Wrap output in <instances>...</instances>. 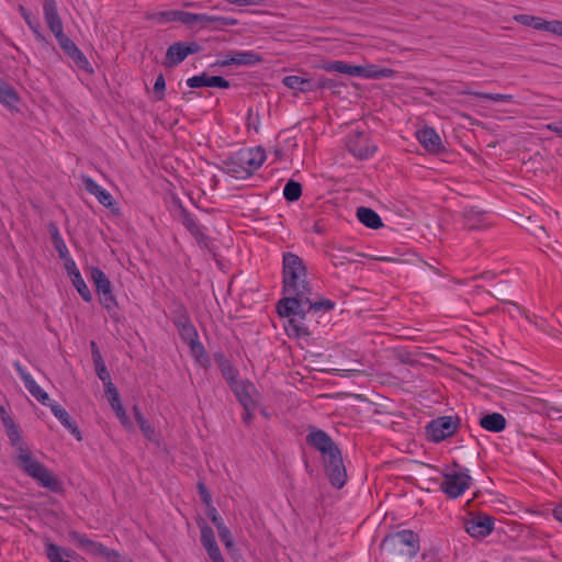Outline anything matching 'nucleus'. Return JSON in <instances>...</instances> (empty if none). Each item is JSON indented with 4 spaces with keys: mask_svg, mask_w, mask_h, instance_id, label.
I'll return each instance as SVG.
<instances>
[{
    "mask_svg": "<svg viewBox=\"0 0 562 562\" xmlns=\"http://www.w3.org/2000/svg\"><path fill=\"white\" fill-rule=\"evenodd\" d=\"M26 390L43 405H49L48 394L36 383L34 378L18 362L14 364Z\"/></svg>",
    "mask_w": 562,
    "mask_h": 562,
    "instance_id": "a211bd4d",
    "label": "nucleus"
},
{
    "mask_svg": "<svg viewBox=\"0 0 562 562\" xmlns=\"http://www.w3.org/2000/svg\"><path fill=\"white\" fill-rule=\"evenodd\" d=\"M306 269L303 261L293 254L283 257V291L286 296L305 297Z\"/></svg>",
    "mask_w": 562,
    "mask_h": 562,
    "instance_id": "7ed1b4c3",
    "label": "nucleus"
},
{
    "mask_svg": "<svg viewBox=\"0 0 562 562\" xmlns=\"http://www.w3.org/2000/svg\"><path fill=\"white\" fill-rule=\"evenodd\" d=\"M199 50V45L194 42L183 43L178 42L169 46L166 53V63L169 66H176L183 61L187 56L194 54Z\"/></svg>",
    "mask_w": 562,
    "mask_h": 562,
    "instance_id": "4468645a",
    "label": "nucleus"
},
{
    "mask_svg": "<svg viewBox=\"0 0 562 562\" xmlns=\"http://www.w3.org/2000/svg\"><path fill=\"white\" fill-rule=\"evenodd\" d=\"M16 465L29 476L33 477L43 487L52 491L59 488L58 480L42 464L30 450L21 448L16 458Z\"/></svg>",
    "mask_w": 562,
    "mask_h": 562,
    "instance_id": "20e7f679",
    "label": "nucleus"
},
{
    "mask_svg": "<svg viewBox=\"0 0 562 562\" xmlns=\"http://www.w3.org/2000/svg\"><path fill=\"white\" fill-rule=\"evenodd\" d=\"M283 85L296 92H307L313 89L312 81L308 78L291 75L286 76L282 80Z\"/></svg>",
    "mask_w": 562,
    "mask_h": 562,
    "instance_id": "cd10ccee",
    "label": "nucleus"
},
{
    "mask_svg": "<svg viewBox=\"0 0 562 562\" xmlns=\"http://www.w3.org/2000/svg\"><path fill=\"white\" fill-rule=\"evenodd\" d=\"M166 19L169 21H180L182 23L193 25V24H201L203 26L209 25L214 22L224 21V19L221 18H213L205 14H194L190 12L184 11H170L165 14Z\"/></svg>",
    "mask_w": 562,
    "mask_h": 562,
    "instance_id": "f3484780",
    "label": "nucleus"
},
{
    "mask_svg": "<svg viewBox=\"0 0 562 562\" xmlns=\"http://www.w3.org/2000/svg\"><path fill=\"white\" fill-rule=\"evenodd\" d=\"M64 267H65V270L70 279H72L75 276L80 274V271H79L76 262L70 257L64 259Z\"/></svg>",
    "mask_w": 562,
    "mask_h": 562,
    "instance_id": "a18cd8bd",
    "label": "nucleus"
},
{
    "mask_svg": "<svg viewBox=\"0 0 562 562\" xmlns=\"http://www.w3.org/2000/svg\"><path fill=\"white\" fill-rule=\"evenodd\" d=\"M542 31L549 32L557 36L562 37V21L553 20V21H544V25Z\"/></svg>",
    "mask_w": 562,
    "mask_h": 562,
    "instance_id": "37998d69",
    "label": "nucleus"
},
{
    "mask_svg": "<svg viewBox=\"0 0 562 562\" xmlns=\"http://www.w3.org/2000/svg\"><path fill=\"white\" fill-rule=\"evenodd\" d=\"M463 527L472 538L483 539L494 529V519L483 513H471L463 519Z\"/></svg>",
    "mask_w": 562,
    "mask_h": 562,
    "instance_id": "0eeeda50",
    "label": "nucleus"
},
{
    "mask_svg": "<svg viewBox=\"0 0 562 562\" xmlns=\"http://www.w3.org/2000/svg\"><path fill=\"white\" fill-rule=\"evenodd\" d=\"M8 435H9V437H10V439H11L12 441H15V440H18V439H19L18 430H16V428H15L13 425H11V426L8 428Z\"/></svg>",
    "mask_w": 562,
    "mask_h": 562,
    "instance_id": "864d4df0",
    "label": "nucleus"
},
{
    "mask_svg": "<svg viewBox=\"0 0 562 562\" xmlns=\"http://www.w3.org/2000/svg\"><path fill=\"white\" fill-rule=\"evenodd\" d=\"M472 484V477L468 469L453 465L445 470L442 474L441 490L451 498L460 497Z\"/></svg>",
    "mask_w": 562,
    "mask_h": 562,
    "instance_id": "423d86ee",
    "label": "nucleus"
},
{
    "mask_svg": "<svg viewBox=\"0 0 562 562\" xmlns=\"http://www.w3.org/2000/svg\"><path fill=\"white\" fill-rule=\"evenodd\" d=\"M472 213L474 214L473 211H470L467 213V218H468V224L470 227L474 228V227H477L479 226V221L477 222H471L470 220V216L472 215Z\"/></svg>",
    "mask_w": 562,
    "mask_h": 562,
    "instance_id": "6e6d98bb",
    "label": "nucleus"
},
{
    "mask_svg": "<svg viewBox=\"0 0 562 562\" xmlns=\"http://www.w3.org/2000/svg\"><path fill=\"white\" fill-rule=\"evenodd\" d=\"M394 72L392 69L379 67L373 64H364V65H350V74L352 77H360L363 79H380V78H391Z\"/></svg>",
    "mask_w": 562,
    "mask_h": 562,
    "instance_id": "2eb2a0df",
    "label": "nucleus"
},
{
    "mask_svg": "<svg viewBox=\"0 0 562 562\" xmlns=\"http://www.w3.org/2000/svg\"><path fill=\"white\" fill-rule=\"evenodd\" d=\"M20 95L18 91L8 82L0 79V104L13 111L18 110Z\"/></svg>",
    "mask_w": 562,
    "mask_h": 562,
    "instance_id": "b1692460",
    "label": "nucleus"
},
{
    "mask_svg": "<svg viewBox=\"0 0 562 562\" xmlns=\"http://www.w3.org/2000/svg\"><path fill=\"white\" fill-rule=\"evenodd\" d=\"M266 160L260 147L245 148L224 161L225 171L235 179H246L258 170Z\"/></svg>",
    "mask_w": 562,
    "mask_h": 562,
    "instance_id": "f03ea898",
    "label": "nucleus"
},
{
    "mask_svg": "<svg viewBox=\"0 0 562 562\" xmlns=\"http://www.w3.org/2000/svg\"><path fill=\"white\" fill-rule=\"evenodd\" d=\"M55 415V417L68 429L72 435L77 437L78 440L81 439L80 431L78 430V427L76 424L71 420L69 414L65 408H63L58 404H49L48 405Z\"/></svg>",
    "mask_w": 562,
    "mask_h": 562,
    "instance_id": "a878e982",
    "label": "nucleus"
},
{
    "mask_svg": "<svg viewBox=\"0 0 562 562\" xmlns=\"http://www.w3.org/2000/svg\"><path fill=\"white\" fill-rule=\"evenodd\" d=\"M358 220L369 228L376 229L383 225L379 214L368 207H359L357 211Z\"/></svg>",
    "mask_w": 562,
    "mask_h": 562,
    "instance_id": "c85d7f7f",
    "label": "nucleus"
},
{
    "mask_svg": "<svg viewBox=\"0 0 562 562\" xmlns=\"http://www.w3.org/2000/svg\"><path fill=\"white\" fill-rule=\"evenodd\" d=\"M94 367L98 378L102 381L103 385L111 381L110 373L100 355L94 357Z\"/></svg>",
    "mask_w": 562,
    "mask_h": 562,
    "instance_id": "e433bc0d",
    "label": "nucleus"
},
{
    "mask_svg": "<svg viewBox=\"0 0 562 562\" xmlns=\"http://www.w3.org/2000/svg\"><path fill=\"white\" fill-rule=\"evenodd\" d=\"M333 307L334 304L328 300L313 303L306 296H285L278 304V313L281 317L286 318L284 329L289 337L305 338L311 335L306 323L307 318L319 310L329 311Z\"/></svg>",
    "mask_w": 562,
    "mask_h": 562,
    "instance_id": "f257e3e1",
    "label": "nucleus"
},
{
    "mask_svg": "<svg viewBox=\"0 0 562 562\" xmlns=\"http://www.w3.org/2000/svg\"><path fill=\"white\" fill-rule=\"evenodd\" d=\"M553 517L562 524V502L552 508Z\"/></svg>",
    "mask_w": 562,
    "mask_h": 562,
    "instance_id": "603ef678",
    "label": "nucleus"
},
{
    "mask_svg": "<svg viewBox=\"0 0 562 562\" xmlns=\"http://www.w3.org/2000/svg\"><path fill=\"white\" fill-rule=\"evenodd\" d=\"M44 16L45 19L49 16H55L58 14L57 12V5L55 0H44L43 5Z\"/></svg>",
    "mask_w": 562,
    "mask_h": 562,
    "instance_id": "49530a36",
    "label": "nucleus"
},
{
    "mask_svg": "<svg viewBox=\"0 0 562 562\" xmlns=\"http://www.w3.org/2000/svg\"><path fill=\"white\" fill-rule=\"evenodd\" d=\"M56 40L61 49L81 68H88L89 61L83 56L77 45L64 33L56 36Z\"/></svg>",
    "mask_w": 562,
    "mask_h": 562,
    "instance_id": "aec40b11",
    "label": "nucleus"
},
{
    "mask_svg": "<svg viewBox=\"0 0 562 562\" xmlns=\"http://www.w3.org/2000/svg\"><path fill=\"white\" fill-rule=\"evenodd\" d=\"M205 515L213 522L217 530L218 537L228 552L234 550V537L229 528L226 526L223 517L218 514L217 509L209 504L205 508Z\"/></svg>",
    "mask_w": 562,
    "mask_h": 562,
    "instance_id": "1a4fd4ad",
    "label": "nucleus"
},
{
    "mask_svg": "<svg viewBox=\"0 0 562 562\" xmlns=\"http://www.w3.org/2000/svg\"><path fill=\"white\" fill-rule=\"evenodd\" d=\"M483 98H486V99H491L495 102H501V101H507V100H510V95H504V94H484Z\"/></svg>",
    "mask_w": 562,
    "mask_h": 562,
    "instance_id": "3c124183",
    "label": "nucleus"
},
{
    "mask_svg": "<svg viewBox=\"0 0 562 562\" xmlns=\"http://www.w3.org/2000/svg\"><path fill=\"white\" fill-rule=\"evenodd\" d=\"M109 403H110L111 408L114 411L116 418L120 420L121 425L125 429L132 430L133 424H132V420L128 417L125 408L123 407L121 397L115 401L109 402Z\"/></svg>",
    "mask_w": 562,
    "mask_h": 562,
    "instance_id": "2f4dec72",
    "label": "nucleus"
},
{
    "mask_svg": "<svg viewBox=\"0 0 562 562\" xmlns=\"http://www.w3.org/2000/svg\"><path fill=\"white\" fill-rule=\"evenodd\" d=\"M100 303L108 312H113L117 307L113 291H110L109 294H100Z\"/></svg>",
    "mask_w": 562,
    "mask_h": 562,
    "instance_id": "a19ab883",
    "label": "nucleus"
},
{
    "mask_svg": "<svg viewBox=\"0 0 562 562\" xmlns=\"http://www.w3.org/2000/svg\"><path fill=\"white\" fill-rule=\"evenodd\" d=\"M383 550L389 559L402 557L407 560L416 554L418 540L413 531L402 530L385 538Z\"/></svg>",
    "mask_w": 562,
    "mask_h": 562,
    "instance_id": "39448f33",
    "label": "nucleus"
},
{
    "mask_svg": "<svg viewBox=\"0 0 562 562\" xmlns=\"http://www.w3.org/2000/svg\"><path fill=\"white\" fill-rule=\"evenodd\" d=\"M262 58L257 53L252 50H239L224 55L216 61V64L221 67H226L231 65L254 66L260 64Z\"/></svg>",
    "mask_w": 562,
    "mask_h": 562,
    "instance_id": "9b49d317",
    "label": "nucleus"
},
{
    "mask_svg": "<svg viewBox=\"0 0 562 562\" xmlns=\"http://www.w3.org/2000/svg\"><path fill=\"white\" fill-rule=\"evenodd\" d=\"M189 347L192 357L199 362L200 366L207 367L210 364V359L199 339L190 344Z\"/></svg>",
    "mask_w": 562,
    "mask_h": 562,
    "instance_id": "473e14b6",
    "label": "nucleus"
},
{
    "mask_svg": "<svg viewBox=\"0 0 562 562\" xmlns=\"http://www.w3.org/2000/svg\"><path fill=\"white\" fill-rule=\"evenodd\" d=\"M104 393L109 402L115 401L120 398V393L116 389V386L113 384V382H109L108 384L103 385Z\"/></svg>",
    "mask_w": 562,
    "mask_h": 562,
    "instance_id": "de8ad7c7",
    "label": "nucleus"
},
{
    "mask_svg": "<svg viewBox=\"0 0 562 562\" xmlns=\"http://www.w3.org/2000/svg\"><path fill=\"white\" fill-rule=\"evenodd\" d=\"M199 527L201 530V542L210 560L212 562H225L216 542L213 529L204 522H200Z\"/></svg>",
    "mask_w": 562,
    "mask_h": 562,
    "instance_id": "ddd939ff",
    "label": "nucleus"
},
{
    "mask_svg": "<svg viewBox=\"0 0 562 562\" xmlns=\"http://www.w3.org/2000/svg\"><path fill=\"white\" fill-rule=\"evenodd\" d=\"M347 145L349 150L361 159L371 157L376 150V146L362 133L351 134Z\"/></svg>",
    "mask_w": 562,
    "mask_h": 562,
    "instance_id": "f8f14e48",
    "label": "nucleus"
},
{
    "mask_svg": "<svg viewBox=\"0 0 562 562\" xmlns=\"http://www.w3.org/2000/svg\"><path fill=\"white\" fill-rule=\"evenodd\" d=\"M416 138L419 144L427 150L428 153H439L443 149V144L438 135V133L428 126L420 127L416 131Z\"/></svg>",
    "mask_w": 562,
    "mask_h": 562,
    "instance_id": "dca6fc26",
    "label": "nucleus"
},
{
    "mask_svg": "<svg viewBox=\"0 0 562 562\" xmlns=\"http://www.w3.org/2000/svg\"><path fill=\"white\" fill-rule=\"evenodd\" d=\"M82 183L85 189L92 195H94L98 201L105 207H111L114 204V200L112 194L98 184L94 180L88 177L82 178Z\"/></svg>",
    "mask_w": 562,
    "mask_h": 562,
    "instance_id": "4be33fe9",
    "label": "nucleus"
},
{
    "mask_svg": "<svg viewBox=\"0 0 562 562\" xmlns=\"http://www.w3.org/2000/svg\"><path fill=\"white\" fill-rule=\"evenodd\" d=\"M514 19L516 22H518L522 25L530 26L532 29L540 30V31H542L544 21H546L544 19H542L540 16H533V15H529V14L515 15Z\"/></svg>",
    "mask_w": 562,
    "mask_h": 562,
    "instance_id": "72a5a7b5",
    "label": "nucleus"
},
{
    "mask_svg": "<svg viewBox=\"0 0 562 562\" xmlns=\"http://www.w3.org/2000/svg\"><path fill=\"white\" fill-rule=\"evenodd\" d=\"M308 442L322 452L323 458L338 451L330 438L322 430H314L307 437Z\"/></svg>",
    "mask_w": 562,
    "mask_h": 562,
    "instance_id": "412c9836",
    "label": "nucleus"
},
{
    "mask_svg": "<svg viewBox=\"0 0 562 562\" xmlns=\"http://www.w3.org/2000/svg\"><path fill=\"white\" fill-rule=\"evenodd\" d=\"M187 86L189 88L211 87L227 89L229 87V82L221 76H209L207 74L203 72L201 75L189 78L187 80Z\"/></svg>",
    "mask_w": 562,
    "mask_h": 562,
    "instance_id": "6ab92c4d",
    "label": "nucleus"
},
{
    "mask_svg": "<svg viewBox=\"0 0 562 562\" xmlns=\"http://www.w3.org/2000/svg\"><path fill=\"white\" fill-rule=\"evenodd\" d=\"M78 543L82 547H87L88 550L95 554L105 557V559L110 562H132L128 559L121 558L117 552L108 550L101 544L94 543L88 539H83L82 537L78 538Z\"/></svg>",
    "mask_w": 562,
    "mask_h": 562,
    "instance_id": "5701e85b",
    "label": "nucleus"
},
{
    "mask_svg": "<svg viewBox=\"0 0 562 562\" xmlns=\"http://www.w3.org/2000/svg\"><path fill=\"white\" fill-rule=\"evenodd\" d=\"M89 270L90 279L95 286L97 293L99 295L109 294V292L112 291V285L105 273L98 267H91Z\"/></svg>",
    "mask_w": 562,
    "mask_h": 562,
    "instance_id": "393cba45",
    "label": "nucleus"
},
{
    "mask_svg": "<svg viewBox=\"0 0 562 562\" xmlns=\"http://www.w3.org/2000/svg\"><path fill=\"white\" fill-rule=\"evenodd\" d=\"M180 335L188 345L199 339L195 328L189 323H186L181 326Z\"/></svg>",
    "mask_w": 562,
    "mask_h": 562,
    "instance_id": "58836bf2",
    "label": "nucleus"
},
{
    "mask_svg": "<svg viewBox=\"0 0 562 562\" xmlns=\"http://www.w3.org/2000/svg\"><path fill=\"white\" fill-rule=\"evenodd\" d=\"M319 68L328 72L350 74V65L341 60L325 61L319 65Z\"/></svg>",
    "mask_w": 562,
    "mask_h": 562,
    "instance_id": "f704fd0d",
    "label": "nucleus"
},
{
    "mask_svg": "<svg viewBox=\"0 0 562 562\" xmlns=\"http://www.w3.org/2000/svg\"><path fill=\"white\" fill-rule=\"evenodd\" d=\"M56 249L63 259L69 257L68 249L61 239H56Z\"/></svg>",
    "mask_w": 562,
    "mask_h": 562,
    "instance_id": "8fccbe9b",
    "label": "nucleus"
},
{
    "mask_svg": "<svg viewBox=\"0 0 562 562\" xmlns=\"http://www.w3.org/2000/svg\"><path fill=\"white\" fill-rule=\"evenodd\" d=\"M21 11V14L23 16V19L25 20L26 24L30 26V29L35 33V34H38V29H40V25L38 23L35 21V19L32 16V14L25 10L24 8L21 7L20 9Z\"/></svg>",
    "mask_w": 562,
    "mask_h": 562,
    "instance_id": "c03bdc74",
    "label": "nucleus"
},
{
    "mask_svg": "<svg viewBox=\"0 0 562 562\" xmlns=\"http://www.w3.org/2000/svg\"><path fill=\"white\" fill-rule=\"evenodd\" d=\"M458 429V419L443 416L431 420L427 426V435L432 441H441L452 436Z\"/></svg>",
    "mask_w": 562,
    "mask_h": 562,
    "instance_id": "6e6552de",
    "label": "nucleus"
},
{
    "mask_svg": "<svg viewBox=\"0 0 562 562\" xmlns=\"http://www.w3.org/2000/svg\"><path fill=\"white\" fill-rule=\"evenodd\" d=\"M202 497H203V501H204V503L206 504V506H209V504H211V497H210V495H209L205 491H203V492H202Z\"/></svg>",
    "mask_w": 562,
    "mask_h": 562,
    "instance_id": "4d7b16f0",
    "label": "nucleus"
},
{
    "mask_svg": "<svg viewBox=\"0 0 562 562\" xmlns=\"http://www.w3.org/2000/svg\"><path fill=\"white\" fill-rule=\"evenodd\" d=\"M549 130L554 131L558 134H562V121L548 125Z\"/></svg>",
    "mask_w": 562,
    "mask_h": 562,
    "instance_id": "5fc2aeb1",
    "label": "nucleus"
},
{
    "mask_svg": "<svg viewBox=\"0 0 562 562\" xmlns=\"http://www.w3.org/2000/svg\"><path fill=\"white\" fill-rule=\"evenodd\" d=\"M134 415L135 418L140 427V430L147 438H153L154 436V429L150 427V425L145 420L144 416L139 412V409L135 406L134 407Z\"/></svg>",
    "mask_w": 562,
    "mask_h": 562,
    "instance_id": "ea45409f",
    "label": "nucleus"
},
{
    "mask_svg": "<svg viewBox=\"0 0 562 562\" xmlns=\"http://www.w3.org/2000/svg\"><path fill=\"white\" fill-rule=\"evenodd\" d=\"M324 462L326 474L329 477L331 484L338 488L341 487L346 482L347 474L340 452L337 451L327 458H324Z\"/></svg>",
    "mask_w": 562,
    "mask_h": 562,
    "instance_id": "9d476101",
    "label": "nucleus"
},
{
    "mask_svg": "<svg viewBox=\"0 0 562 562\" xmlns=\"http://www.w3.org/2000/svg\"><path fill=\"white\" fill-rule=\"evenodd\" d=\"M46 555L50 562H71L74 552L65 550L53 543L46 544Z\"/></svg>",
    "mask_w": 562,
    "mask_h": 562,
    "instance_id": "7c9ffc66",
    "label": "nucleus"
},
{
    "mask_svg": "<svg viewBox=\"0 0 562 562\" xmlns=\"http://www.w3.org/2000/svg\"><path fill=\"white\" fill-rule=\"evenodd\" d=\"M480 425L485 430L498 432L505 429L506 419L499 413L487 414L480 419Z\"/></svg>",
    "mask_w": 562,
    "mask_h": 562,
    "instance_id": "bb28decb",
    "label": "nucleus"
},
{
    "mask_svg": "<svg viewBox=\"0 0 562 562\" xmlns=\"http://www.w3.org/2000/svg\"><path fill=\"white\" fill-rule=\"evenodd\" d=\"M70 280H71L72 285L76 288V290L82 297V300L86 302H90L92 300V295H91V292H90L88 285L86 284L85 280H83L81 273L78 276H75Z\"/></svg>",
    "mask_w": 562,
    "mask_h": 562,
    "instance_id": "c9c22d12",
    "label": "nucleus"
},
{
    "mask_svg": "<svg viewBox=\"0 0 562 562\" xmlns=\"http://www.w3.org/2000/svg\"><path fill=\"white\" fill-rule=\"evenodd\" d=\"M45 20H46V23H47L49 30L55 35V37L58 35H61V33H64L63 23H61V20L58 14L55 16H49Z\"/></svg>",
    "mask_w": 562,
    "mask_h": 562,
    "instance_id": "79ce46f5",
    "label": "nucleus"
},
{
    "mask_svg": "<svg viewBox=\"0 0 562 562\" xmlns=\"http://www.w3.org/2000/svg\"><path fill=\"white\" fill-rule=\"evenodd\" d=\"M379 260H382V261H392L393 259L390 258V257H379L378 258Z\"/></svg>",
    "mask_w": 562,
    "mask_h": 562,
    "instance_id": "13d9d810",
    "label": "nucleus"
},
{
    "mask_svg": "<svg viewBox=\"0 0 562 562\" xmlns=\"http://www.w3.org/2000/svg\"><path fill=\"white\" fill-rule=\"evenodd\" d=\"M252 385L244 386V385H235L234 391L236 395L238 396L239 402L243 404V406L246 409L247 418H249L255 411V402L250 397L249 390H252Z\"/></svg>",
    "mask_w": 562,
    "mask_h": 562,
    "instance_id": "c756f323",
    "label": "nucleus"
},
{
    "mask_svg": "<svg viewBox=\"0 0 562 562\" xmlns=\"http://www.w3.org/2000/svg\"><path fill=\"white\" fill-rule=\"evenodd\" d=\"M302 194L300 183L290 181L283 189V195L288 201H296Z\"/></svg>",
    "mask_w": 562,
    "mask_h": 562,
    "instance_id": "4c0bfd02",
    "label": "nucleus"
},
{
    "mask_svg": "<svg viewBox=\"0 0 562 562\" xmlns=\"http://www.w3.org/2000/svg\"><path fill=\"white\" fill-rule=\"evenodd\" d=\"M165 88H166V82H165L164 77L160 75L156 78L155 83H154V90L156 93L159 94V99L162 98Z\"/></svg>",
    "mask_w": 562,
    "mask_h": 562,
    "instance_id": "09e8293b",
    "label": "nucleus"
}]
</instances>
